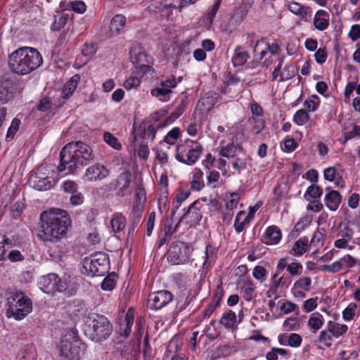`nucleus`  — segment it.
I'll list each match as a JSON object with an SVG mask.
<instances>
[{
    "label": "nucleus",
    "mask_w": 360,
    "mask_h": 360,
    "mask_svg": "<svg viewBox=\"0 0 360 360\" xmlns=\"http://www.w3.org/2000/svg\"><path fill=\"white\" fill-rule=\"evenodd\" d=\"M221 0H215L214 5L212 6L210 11L207 12V20L210 23H212L214 20V18L218 12L220 6H221Z\"/></svg>",
    "instance_id": "57"
},
{
    "label": "nucleus",
    "mask_w": 360,
    "mask_h": 360,
    "mask_svg": "<svg viewBox=\"0 0 360 360\" xmlns=\"http://www.w3.org/2000/svg\"><path fill=\"white\" fill-rule=\"evenodd\" d=\"M323 316L319 313H314L311 315L308 325L310 327L312 333H315L319 330L323 326Z\"/></svg>",
    "instance_id": "37"
},
{
    "label": "nucleus",
    "mask_w": 360,
    "mask_h": 360,
    "mask_svg": "<svg viewBox=\"0 0 360 360\" xmlns=\"http://www.w3.org/2000/svg\"><path fill=\"white\" fill-rule=\"evenodd\" d=\"M315 60L317 63L319 64H323L326 62L328 53L325 48L323 49H319L316 50L315 54H314Z\"/></svg>",
    "instance_id": "64"
},
{
    "label": "nucleus",
    "mask_w": 360,
    "mask_h": 360,
    "mask_svg": "<svg viewBox=\"0 0 360 360\" xmlns=\"http://www.w3.org/2000/svg\"><path fill=\"white\" fill-rule=\"evenodd\" d=\"M202 150L200 143L187 139L184 144L177 146L176 158L182 163L193 165L199 160Z\"/></svg>",
    "instance_id": "7"
},
{
    "label": "nucleus",
    "mask_w": 360,
    "mask_h": 360,
    "mask_svg": "<svg viewBox=\"0 0 360 360\" xmlns=\"http://www.w3.org/2000/svg\"><path fill=\"white\" fill-rule=\"evenodd\" d=\"M156 127L153 124L142 122L139 129V136L142 139L148 138L153 141L156 133Z\"/></svg>",
    "instance_id": "34"
},
{
    "label": "nucleus",
    "mask_w": 360,
    "mask_h": 360,
    "mask_svg": "<svg viewBox=\"0 0 360 360\" xmlns=\"http://www.w3.org/2000/svg\"><path fill=\"white\" fill-rule=\"evenodd\" d=\"M130 59L135 68L144 63H152L153 58L139 46L132 47L129 52Z\"/></svg>",
    "instance_id": "15"
},
{
    "label": "nucleus",
    "mask_w": 360,
    "mask_h": 360,
    "mask_svg": "<svg viewBox=\"0 0 360 360\" xmlns=\"http://www.w3.org/2000/svg\"><path fill=\"white\" fill-rule=\"evenodd\" d=\"M303 266L301 263L294 262L288 264V272L291 276H299L302 274Z\"/></svg>",
    "instance_id": "51"
},
{
    "label": "nucleus",
    "mask_w": 360,
    "mask_h": 360,
    "mask_svg": "<svg viewBox=\"0 0 360 360\" xmlns=\"http://www.w3.org/2000/svg\"><path fill=\"white\" fill-rule=\"evenodd\" d=\"M309 248V239L307 236H304L294 243L290 253L297 257L302 256L307 251Z\"/></svg>",
    "instance_id": "24"
},
{
    "label": "nucleus",
    "mask_w": 360,
    "mask_h": 360,
    "mask_svg": "<svg viewBox=\"0 0 360 360\" xmlns=\"http://www.w3.org/2000/svg\"><path fill=\"white\" fill-rule=\"evenodd\" d=\"M322 188L318 185L313 184L307 188L304 197L306 198L307 195H309L311 198L316 199L319 198L322 195Z\"/></svg>",
    "instance_id": "47"
},
{
    "label": "nucleus",
    "mask_w": 360,
    "mask_h": 360,
    "mask_svg": "<svg viewBox=\"0 0 360 360\" xmlns=\"http://www.w3.org/2000/svg\"><path fill=\"white\" fill-rule=\"evenodd\" d=\"M237 151V145H235L233 143H230L227 144L226 146L222 147L219 151V154L221 156L225 158H233L236 156Z\"/></svg>",
    "instance_id": "42"
},
{
    "label": "nucleus",
    "mask_w": 360,
    "mask_h": 360,
    "mask_svg": "<svg viewBox=\"0 0 360 360\" xmlns=\"http://www.w3.org/2000/svg\"><path fill=\"white\" fill-rule=\"evenodd\" d=\"M250 58V55L242 46H238L234 51V55L232 58V63L233 65L241 66L243 65Z\"/></svg>",
    "instance_id": "27"
},
{
    "label": "nucleus",
    "mask_w": 360,
    "mask_h": 360,
    "mask_svg": "<svg viewBox=\"0 0 360 360\" xmlns=\"http://www.w3.org/2000/svg\"><path fill=\"white\" fill-rule=\"evenodd\" d=\"M302 343V338L299 334L292 333L288 336V345L292 347H297Z\"/></svg>",
    "instance_id": "62"
},
{
    "label": "nucleus",
    "mask_w": 360,
    "mask_h": 360,
    "mask_svg": "<svg viewBox=\"0 0 360 360\" xmlns=\"http://www.w3.org/2000/svg\"><path fill=\"white\" fill-rule=\"evenodd\" d=\"M236 315L232 310L224 312L219 320L220 324L223 325L227 329H233L236 326Z\"/></svg>",
    "instance_id": "29"
},
{
    "label": "nucleus",
    "mask_w": 360,
    "mask_h": 360,
    "mask_svg": "<svg viewBox=\"0 0 360 360\" xmlns=\"http://www.w3.org/2000/svg\"><path fill=\"white\" fill-rule=\"evenodd\" d=\"M261 44H264L266 46V49L268 50L272 55L277 54L280 51V46L277 43H273L269 44L262 38L261 40H257L256 44L254 46L253 53L254 55L257 56V50Z\"/></svg>",
    "instance_id": "36"
},
{
    "label": "nucleus",
    "mask_w": 360,
    "mask_h": 360,
    "mask_svg": "<svg viewBox=\"0 0 360 360\" xmlns=\"http://www.w3.org/2000/svg\"><path fill=\"white\" fill-rule=\"evenodd\" d=\"M54 172L49 165H41L34 169L30 174V178L47 179L54 178Z\"/></svg>",
    "instance_id": "22"
},
{
    "label": "nucleus",
    "mask_w": 360,
    "mask_h": 360,
    "mask_svg": "<svg viewBox=\"0 0 360 360\" xmlns=\"http://www.w3.org/2000/svg\"><path fill=\"white\" fill-rule=\"evenodd\" d=\"M103 140L112 148L120 150L122 148L121 143L118 139L110 132L105 131L103 134Z\"/></svg>",
    "instance_id": "44"
},
{
    "label": "nucleus",
    "mask_w": 360,
    "mask_h": 360,
    "mask_svg": "<svg viewBox=\"0 0 360 360\" xmlns=\"http://www.w3.org/2000/svg\"><path fill=\"white\" fill-rule=\"evenodd\" d=\"M25 205L21 201H17L10 207V212L15 219L20 217L24 210Z\"/></svg>",
    "instance_id": "50"
},
{
    "label": "nucleus",
    "mask_w": 360,
    "mask_h": 360,
    "mask_svg": "<svg viewBox=\"0 0 360 360\" xmlns=\"http://www.w3.org/2000/svg\"><path fill=\"white\" fill-rule=\"evenodd\" d=\"M95 155L89 144L75 141L67 143L60 153L59 172L75 174L79 169L94 161Z\"/></svg>",
    "instance_id": "1"
},
{
    "label": "nucleus",
    "mask_w": 360,
    "mask_h": 360,
    "mask_svg": "<svg viewBox=\"0 0 360 360\" xmlns=\"http://www.w3.org/2000/svg\"><path fill=\"white\" fill-rule=\"evenodd\" d=\"M145 193L143 188L138 187L136 191L135 199L132 207V214L142 216L143 206L141 202V197L144 196Z\"/></svg>",
    "instance_id": "33"
},
{
    "label": "nucleus",
    "mask_w": 360,
    "mask_h": 360,
    "mask_svg": "<svg viewBox=\"0 0 360 360\" xmlns=\"http://www.w3.org/2000/svg\"><path fill=\"white\" fill-rule=\"evenodd\" d=\"M52 107V102L50 98L45 96L42 98L39 104L36 105V109L40 112H46Z\"/></svg>",
    "instance_id": "53"
},
{
    "label": "nucleus",
    "mask_w": 360,
    "mask_h": 360,
    "mask_svg": "<svg viewBox=\"0 0 360 360\" xmlns=\"http://www.w3.org/2000/svg\"><path fill=\"white\" fill-rule=\"evenodd\" d=\"M253 216L246 215L245 211H240L236 217L234 228L238 233L243 231L245 225L250 223Z\"/></svg>",
    "instance_id": "31"
},
{
    "label": "nucleus",
    "mask_w": 360,
    "mask_h": 360,
    "mask_svg": "<svg viewBox=\"0 0 360 360\" xmlns=\"http://www.w3.org/2000/svg\"><path fill=\"white\" fill-rule=\"evenodd\" d=\"M288 9L296 15L300 16L302 19L306 18L307 15V10L301 4L293 1L288 4Z\"/></svg>",
    "instance_id": "38"
},
{
    "label": "nucleus",
    "mask_w": 360,
    "mask_h": 360,
    "mask_svg": "<svg viewBox=\"0 0 360 360\" xmlns=\"http://www.w3.org/2000/svg\"><path fill=\"white\" fill-rule=\"evenodd\" d=\"M83 273L92 276H101L108 273L110 269L108 255L98 252L91 255L90 257L84 258L83 261Z\"/></svg>",
    "instance_id": "6"
},
{
    "label": "nucleus",
    "mask_w": 360,
    "mask_h": 360,
    "mask_svg": "<svg viewBox=\"0 0 360 360\" xmlns=\"http://www.w3.org/2000/svg\"><path fill=\"white\" fill-rule=\"evenodd\" d=\"M297 70V68L293 64L286 65L284 68L283 71L281 73L280 81L283 82L292 79L296 75Z\"/></svg>",
    "instance_id": "39"
},
{
    "label": "nucleus",
    "mask_w": 360,
    "mask_h": 360,
    "mask_svg": "<svg viewBox=\"0 0 360 360\" xmlns=\"http://www.w3.org/2000/svg\"><path fill=\"white\" fill-rule=\"evenodd\" d=\"M283 327L286 330H295L299 328L296 318H288L283 323Z\"/></svg>",
    "instance_id": "63"
},
{
    "label": "nucleus",
    "mask_w": 360,
    "mask_h": 360,
    "mask_svg": "<svg viewBox=\"0 0 360 360\" xmlns=\"http://www.w3.org/2000/svg\"><path fill=\"white\" fill-rule=\"evenodd\" d=\"M180 135V130L178 127L173 128L167 136L165 137L164 141L169 144H174L175 141L179 138Z\"/></svg>",
    "instance_id": "54"
},
{
    "label": "nucleus",
    "mask_w": 360,
    "mask_h": 360,
    "mask_svg": "<svg viewBox=\"0 0 360 360\" xmlns=\"http://www.w3.org/2000/svg\"><path fill=\"white\" fill-rule=\"evenodd\" d=\"M253 216L246 215L245 211H240L236 217L234 228L238 233L243 231L245 225L250 223Z\"/></svg>",
    "instance_id": "32"
},
{
    "label": "nucleus",
    "mask_w": 360,
    "mask_h": 360,
    "mask_svg": "<svg viewBox=\"0 0 360 360\" xmlns=\"http://www.w3.org/2000/svg\"><path fill=\"white\" fill-rule=\"evenodd\" d=\"M110 174V170L103 164L96 162L85 170L82 179L86 181H97L105 179Z\"/></svg>",
    "instance_id": "13"
},
{
    "label": "nucleus",
    "mask_w": 360,
    "mask_h": 360,
    "mask_svg": "<svg viewBox=\"0 0 360 360\" xmlns=\"http://www.w3.org/2000/svg\"><path fill=\"white\" fill-rule=\"evenodd\" d=\"M338 175L339 174L334 167H328L323 171L324 179L329 181H335Z\"/></svg>",
    "instance_id": "59"
},
{
    "label": "nucleus",
    "mask_w": 360,
    "mask_h": 360,
    "mask_svg": "<svg viewBox=\"0 0 360 360\" xmlns=\"http://www.w3.org/2000/svg\"><path fill=\"white\" fill-rule=\"evenodd\" d=\"M16 82L8 75L0 77V102L6 103L14 97L18 92Z\"/></svg>",
    "instance_id": "10"
},
{
    "label": "nucleus",
    "mask_w": 360,
    "mask_h": 360,
    "mask_svg": "<svg viewBox=\"0 0 360 360\" xmlns=\"http://www.w3.org/2000/svg\"><path fill=\"white\" fill-rule=\"evenodd\" d=\"M110 224L113 231L119 233L126 226V218L121 212H116L111 218Z\"/></svg>",
    "instance_id": "28"
},
{
    "label": "nucleus",
    "mask_w": 360,
    "mask_h": 360,
    "mask_svg": "<svg viewBox=\"0 0 360 360\" xmlns=\"http://www.w3.org/2000/svg\"><path fill=\"white\" fill-rule=\"evenodd\" d=\"M248 122L251 125V132L254 134H259L264 129L266 122L262 117L252 116L249 118Z\"/></svg>",
    "instance_id": "35"
},
{
    "label": "nucleus",
    "mask_w": 360,
    "mask_h": 360,
    "mask_svg": "<svg viewBox=\"0 0 360 360\" xmlns=\"http://www.w3.org/2000/svg\"><path fill=\"white\" fill-rule=\"evenodd\" d=\"M7 304L8 307L6 311L7 316L13 317L16 320L23 319L32 309L31 300L21 292L11 294L7 299Z\"/></svg>",
    "instance_id": "4"
},
{
    "label": "nucleus",
    "mask_w": 360,
    "mask_h": 360,
    "mask_svg": "<svg viewBox=\"0 0 360 360\" xmlns=\"http://www.w3.org/2000/svg\"><path fill=\"white\" fill-rule=\"evenodd\" d=\"M41 233L39 237L45 242L57 243L67 233L71 219L65 210L43 212L40 215Z\"/></svg>",
    "instance_id": "2"
},
{
    "label": "nucleus",
    "mask_w": 360,
    "mask_h": 360,
    "mask_svg": "<svg viewBox=\"0 0 360 360\" xmlns=\"http://www.w3.org/2000/svg\"><path fill=\"white\" fill-rule=\"evenodd\" d=\"M189 193L181 191L176 195L175 201L173 202V207L171 210V217L172 218L176 212L180 207L182 202H184L189 195Z\"/></svg>",
    "instance_id": "40"
},
{
    "label": "nucleus",
    "mask_w": 360,
    "mask_h": 360,
    "mask_svg": "<svg viewBox=\"0 0 360 360\" xmlns=\"http://www.w3.org/2000/svg\"><path fill=\"white\" fill-rule=\"evenodd\" d=\"M40 285L41 290L47 294H53L56 291L63 292L65 290V285L56 274H49L43 276L41 278Z\"/></svg>",
    "instance_id": "12"
},
{
    "label": "nucleus",
    "mask_w": 360,
    "mask_h": 360,
    "mask_svg": "<svg viewBox=\"0 0 360 360\" xmlns=\"http://www.w3.org/2000/svg\"><path fill=\"white\" fill-rule=\"evenodd\" d=\"M309 119L308 112L303 109L299 110L294 115L293 121L298 125L304 124Z\"/></svg>",
    "instance_id": "46"
},
{
    "label": "nucleus",
    "mask_w": 360,
    "mask_h": 360,
    "mask_svg": "<svg viewBox=\"0 0 360 360\" xmlns=\"http://www.w3.org/2000/svg\"><path fill=\"white\" fill-rule=\"evenodd\" d=\"M54 178L37 179L29 178L30 184L38 191H47L54 185Z\"/></svg>",
    "instance_id": "21"
},
{
    "label": "nucleus",
    "mask_w": 360,
    "mask_h": 360,
    "mask_svg": "<svg viewBox=\"0 0 360 360\" xmlns=\"http://www.w3.org/2000/svg\"><path fill=\"white\" fill-rule=\"evenodd\" d=\"M126 25V17L122 14L115 15L110 21V30L112 34L117 35Z\"/></svg>",
    "instance_id": "23"
},
{
    "label": "nucleus",
    "mask_w": 360,
    "mask_h": 360,
    "mask_svg": "<svg viewBox=\"0 0 360 360\" xmlns=\"http://www.w3.org/2000/svg\"><path fill=\"white\" fill-rule=\"evenodd\" d=\"M87 320L90 328L89 336L92 340L101 342L111 335L112 325L106 316L93 313L88 316Z\"/></svg>",
    "instance_id": "5"
},
{
    "label": "nucleus",
    "mask_w": 360,
    "mask_h": 360,
    "mask_svg": "<svg viewBox=\"0 0 360 360\" xmlns=\"http://www.w3.org/2000/svg\"><path fill=\"white\" fill-rule=\"evenodd\" d=\"M117 274L115 272L109 274L103 281L101 288L104 290H112L115 286V277Z\"/></svg>",
    "instance_id": "41"
},
{
    "label": "nucleus",
    "mask_w": 360,
    "mask_h": 360,
    "mask_svg": "<svg viewBox=\"0 0 360 360\" xmlns=\"http://www.w3.org/2000/svg\"><path fill=\"white\" fill-rule=\"evenodd\" d=\"M193 251L191 243L177 240L170 245L166 257L172 265L184 264L189 262Z\"/></svg>",
    "instance_id": "8"
},
{
    "label": "nucleus",
    "mask_w": 360,
    "mask_h": 360,
    "mask_svg": "<svg viewBox=\"0 0 360 360\" xmlns=\"http://www.w3.org/2000/svg\"><path fill=\"white\" fill-rule=\"evenodd\" d=\"M40 53L34 48L23 47L17 49L9 56L11 69L19 75H27L41 65Z\"/></svg>",
    "instance_id": "3"
},
{
    "label": "nucleus",
    "mask_w": 360,
    "mask_h": 360,
    "mask_svg": "<svg viewBox=\"0 0 360 360\" xmlns=\"http://www.w3.org/2000/svg\"><path fill=\"white\" fill-rule=\"evenodd\" d=\"M177 82L173 77L172 79H166L160 82V86L151 90V95L158 98L161 101H167L172 93V89L176 87Z\"/></svg>",
    "instance_id": "14"
},
{
    "label": "nucleus",
    "mask_w": 360,
    "mask_h": 360,
    "mask_svg": "<svg viewBox=\"0 0 360 360\" xmlns=\"http://www.w3.org/2000/svg\"><path fill=\"white\" fill-rule=\"evenodd\" d=\"M319 98L316 96H311L309 100H306L304 105L309 111H315L319 105Z\"/></svg>",
    "instance_id": "52"
},
{
    "label": "nucleus",
    "mask_w": 360,
    "mask_h": 360,
    "mask_svg": "<svg viewBox=\"0 0 360 360\" xmlns=\"http://www.w3.org/2000/svg\"><path fill=\"white\" fill-rule=\"evenodd\" d=\"M74 15L71 11H56L54 15V21L51 25L53 31H59L65 25L73 20Z\"/></svg>",
    "instance_id": "16"
},
{
    "label": "nucleus",
    "mask_w": 360,
    "mask_h": 360,
    "mask_svg": "<svg viewBox=\"0 0 360 360\" xmlns=\"http://www.w3.org/2000/svg\"><path fill=\"white\" fill-rule=\"evenodd\" d=\"M342 200V196L337 191H330L325 195L326 206L331 211L338 210Z\"/></svg>",
    "instance_id": "19"
},
{
    "label": "nucleus",
    "mask_w": 360,
    "mask_h": 360,
    "mask_svg": "<svg viewBox=\"0 0 360 360\" xmlns=\"http://www.w3.org/2000/svg\"><path fill=\"white\" fill-rule=\"evenodd\" d=\"M282 238L280 229L276 226H269L262 237V242L266 245L278 244Z\"/></svg>",
    "instance_id": "17"
},
{
    "label": "nucleus",
    "mask_w": 360,
    "mask_h": 360,
    "mask_svg": "<svg viewBox=\"0 0 360 360\" xmlns=\"http://www.w3.org/2000/svg\"><path fill=\"white\" fill-rule=\"evenodd\" d=\"M60 354L65 360H79L84 354V344L80 340L64 338L60 342Z\"/></svg>",
    "instance_id": "9"
},
{
    "label": "nucleus",
    "mask_w": 360,
    "mask_h": 360,
    "mask_svg": "<svg viewBox=\"0 0 360 360\" xmlns=\"http://www.w3.org/2000/svg\"><path fill=\"white\" fill-rule=\"evenodd\" d=\"M81 77L79 75H75L65 84L61 92V97L63 98L68 99L72 95Z\"/></svg>",
    "instance_id": "20"
},
{
    "label": "nucleus",
    "mask_w": 360,
    "mask_h": 360,
    "mask_svg": "<svg viewBox=\"0 0 360 360\" xmlns=\"http://www.w3.org/2000/svg\"><path fill=\"white\" fill-rule=\"evenodd\" d=\"M96 50H97V47H96V44L86 43L82 49V52L84 56L92 57L96 53Z\"/></svg>",
    "instance_id": "61"
},
{
    "label": "nucleus",
    "mask_w": 360,
    "mask_h": 360,
    "mask_svg": "<svg viewBox=\"0 0 360 360\" xmlns=\"http://www.w3.org/2000/svg\"><path fill=\"white\" fill-rule=\"evenodd\" d=\"M174 296L168 290H159L149 295L148 299V307L153 310H158L173 300Z\"/></svg>",
    "instance_id": "11"
},
{
    "label": "nucleus",
    "mask_w": 360,
    "mask_h": 360,
    "mask_svg": "<svg viewBox=\"0 0 360 360\" xmlns=\"http://www.w3.org/2000/svg\"><path fill=\"white\" fill-rule=\"evenodd\" d=\"M357 305L355 303H351L345 308L342 312V317L346 321H350L355 316V311Z\"/></svg>",
    "instance_id": "49"
},
{
    "label": "nucleus",
    "mask_w": 360,
    "mask_h": 360,
    "mask_svg": "<svg viewBox=\"0 0 360 360\" xmlns=\"http://www.w3.org/2000/svg\"><path fill=\"white\" fill-rule=\"evenodd\" d=\"M198 201L191 203L184 214V217L189 219L193 224H198L202 219V214L199 209L196 207Z\"/></svg>",
    "instance_id": "26"
},
{
    "label": "nucleus",
    "mask_w": 360,
    "mask_h": 360,
    "mask_svg": "<svg viewBox=\"0 0 360 360\" xmlns=\"http://www.w3.org/2000/svg\"><path fill=\"white\" fill-rule=\"evenodd\" d=\"M63 190L65 193L70 194L75 193L78 191V185L73 181H65L63 184Z\"/></svg>",
    "instance_id": "60"
},
{
    "label": "nucleus",
    "mask_w": 360,
    "mask_h": 360,
    "mask_svg": "<svg viewBox=\"0 0 360 360\" xmlns=\"http://www.w3.org/2000/svg\"><path fill=\"white\" fill-rule=\"evenodd\" d=\"M324 242V235L319 231H316L314 233L313 237L310 241V243H309V248H319V247H321L323 245Z\"/></svg>",
    "instance_id": "45"
},
{
    "label": "nucleus",
    "mask_w": 360,
    "mask_h": 360,
    "mask_svg": "<svg viewBox=\"0 0 360 360\" xmlns=\"http://www.w3.org/2000/svg\"><path fill=\"white\" fill-rule=\"evenodd\" d=\"M311 280L309 277H302L294 283V290L301 289L305 291L311 290Z\"/></svg>",
    "instance_id": "43"
},
{
    "label": "nucleus",
    "mask_w": 360,
    "mask_h": 360,
    "mask_svg": "<svg viewBox=\"0 0 360 360\" xmlns=\"http://www.w3.org/2000/svg\"><path fill=\"white\" fill-rule=\"evenodd\" d=\"M69 4L70 5V11L72 13L74 11L75 13L82 14L86 10V6L83 1H70Z\"/></svg>",
    "instance_id": "48"
},
{
    "label": "nucleus",
    "mask_w": 360,
    "mask_h": 360,
    "mask_svg": "<svg viewBox=\"0 0 360 360\" xmlns=\"http://www.w3.org/2000/svg\"><path fill=\"white\" fill-rule=\"evenodd\" d=\"M330 15L328 13L324 10H319L314 18V27L320 30L323 31L329 26Z\"/></svg>",
    "instance_id": "18"
},
{
    "label": "nucleus",
    "mask_w": 360,
    "mask_h": 360,
    "mask_svg": "<svg viewBox=\"0 0 360 360\" xmlns=\"http://www.w3.org/2000/svg\"><path fill=\"white\" fill-rule=\"evenodd\" d=\"M253 216L246 215L245 211H240L236 217L234 228L238 233L243 231L245 225L250 223Z\"/></svg>",
    "instance_id": "30"
},
{
    "label": "nucleus",
    "mask_w": 360,
    "mask_h": 360,
    "mask_svg": "<svg viewBox=\"0 0 360 360\" xmlns=\"http://www.w3.org/2000/svg\"><path fill=\"white\" fill-rule=\"evenodd\" d=\"M6 259H8L12 262H17L23 261L25 257L20 250H12L9 252L8 255H6Z\"/></svg>",
    "instance_id": "58"
},
{
    "label": "nucleus",
    "mask_w": 360,
    "mask_h": 360,
    "mask_svg": "<svg viewBox=\"0 0 360 360\" xmlns=\"http://www.w3.org/2000/svg\"><path fill=\"white\" fill-rule=\"evenodd\" d=\"M131 183V175L130 172H122L119 175L117 179L116 187L120 190L122 195H124L128 191Z\"/></svg>",
    "instance_id": "25"
},
{
    "label": "nucleus",
    "mask_w": 360,
    "mask_h": 360,
    "mask_svg": "<svg viewBox=\"0 0 360 360\" xmlns=\"http://www.w3.org/2000/svg\"><path fill=\"white\" fill-rule=\"evenodd\" d=\"M220 177V174L219 172L213 170L209 171V175L207 176V184L212 185L213 188H218L219 185L218 184V181Z\"/></svg>",
    "instance_id": "55"
},
{
    "label": "nucleus",
    "mask_w": 360,
    "mask_h": 360,
    "mask_svg": "<svg viewBox=\"0 0 360 360\" xmlns=\"http://www.w3.org/2000/svg\"><path fill=\"white\" fill-rule=\"evenodd\" d=\"M339 262L341 264L342 268H352L356 264V260L350 255H346L342 257Z\"/></svg>",
    "instance_id": "56"
}]
</instances>
